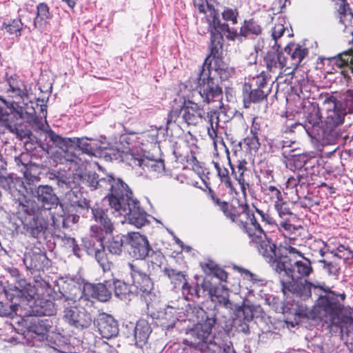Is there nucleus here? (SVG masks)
<instances>
[{
	"label": "nucleus",
	"mask_w": 353,
	"mask_h": 353,
	"mask_svg": "<svg viewBox=\"0 0 353 353\" xmlns=\"http://www.w3.org/2000/svg\"><path fill=\"white\" fill-rule=\"evenodd\" d=\"M163 258L164 256L161 251L153 250L152 248L150 251L149 256L146 257L151 263L157 265L161 264Z\"/></svg>",
	"instance_id": "nucleus-56"
},
{
	"label": "nucleus",
	"mask_w": 353,
	"mask_h": 353,
	"mask_svg": "<svg viewBox=\"0 0 353 353\" xmlns=\"http://www.w3.org/2000/svg\"><path fill=\"white\" fill-rule=\"evenodd\" d=\"M178 321L176 310L168 307L161 317V326L168 330L173 328Z\"/></svg>",
	"instance_id": "nucleus-38"
},
{
	"label": "nucleus",
	"mask_w": 353,
	"mask_h": 353,
	"mask_svg": "<svg viewBox=\"0 0 353 353\" xmlns=\"http://www.w3.org/2000/svg\"><path fill=\"white\" fill-rule=\"evenodd\" d=\"M68 196L72 206L79 207L82 209H88L90 207L89 201L82 198L81 192L72 191L68 194Z\"/></svg>",
	"instance_id": "nucleus-43"
},
{
	"label": "nucleus",
	"mask_w": 353,
	"mask_h": 353,
	"mask_svg": "<svg viewBox=\"0 0 353 353\" xmlns=\"http://www.w3.org/2000/svg\"><path fill=\"white\" fill-rule=\"evenodd\" d=\"M6 105L4 101L0 99V123H2L10 132L15 134L20 139H23L29 134L27 132L19 130L15 121L23 117V107L14 103L11 105V112H2V107Z\"/></svg>",
	"instance_id": "nucleus-21"
},
{
	"label": "nucleus",
	"mask_w": 353,
	"mask_h": 353,
	"mask_svg": "<svg viewBox=\"0 0 353 353\" xmlns=\"http://www.w3.org/2000/svg\"><path fill=\"white\" fill-rule=\"evenodd\" d=\"M285 52L288 54L286 58L287 69L280 72L276 77V80L281 78L283 75H292L295 70L301 65L303 60L308 56L309 50L303 45L295 43H290L284 48Z\"/></svg>",
	"instance_id": "nucleus-17"
},
{
	"label": "nucleus",
	"mask_w": 353,
	"mask_h": 353,
	"mask_svg": "<svg viewBox=\"0 0 353 353\" xmlns=\"http://www.w3.org/2000/svg\"><path fill=\"white\" fill-rule=\"evenodd\" d=\"M279 49L276 48V51H268L263 58V63L269 73H279L287 69L286 58Z\"/></svg>",
	"instance_id": "nucleus-27"
},
{
	"label": "nucleus",
	"mask_w": 353,
	"mask_h": 353,
	"mask_svg": "<svg viewBox=\"0 0 353 353\" xmlns=\"http://www.w3.org/2000/svg\"><path fill=\"white\" fill-rule=\"evenodd\" d=\"M214 165L217 171V174L221 181L224 183L227 187H230L232 185V183L229 176L228 170L224 167L222 168L218 162H214Z\"/></svg>",
	"instance_id": "nucleus-51"
},
{
	"label": "nucleus",
	"mask_w": 353,
	"mask_h": 353,
	"mask_svg": "<svg viewBox=\"0 0 353 353\" xmlns=\"http://www.w3.org/2000/svg\"><path fill=\"white\" fill-rule=\"evenodd\" d=\"M130 237V243L134 257L137 259H146L152 248L147 238L138 232L132 233Z\"/></svg>",
	"instance_id": "nucleus-29"
},
{
	"label": "nucleus",
	"mask_w": 353,
	"mask_h": 353,
	"mask_svg": "<svg viewBox=\"0 0 353 353\" xmlns=\"http://www.w3.org/2000/svg\"><path fill=\"white\" fill-rule=\"evenodd\" d=\"M52 18L50 7L46 3L41 2L37 6V16L33 22L34 28H37L38 23L43 20H48Z\"/></svg>",
	"instance_id": "nucleus-39"
},
{
	"label": "nucleus",
	"mask_w": 353,
	"mask_h": 353,
	"mask_svg": "<svg viewBox=\"0 0 353 353\" xmlns=\"http://www.w3.org/2000/svg\"><path fill=\"white\" fill-rule=\"evenodd\" d=\"M65 243L72 248V252L74 255L79 256L80 248L77 243L76 240L74 238L68 237L66 239Z\"/></svg>",
	"instance_id": "nucleus-62"
},
{
	"label": "nucleus",
	"mask_w": 353,
	"mask_h": 353,
	"mask_svg": "<svg viewBox=\"0 0 353 353\" xmlns=\"http://www.w3.org/2000/svg\"><path fill=\"white\" fill-rule=\"evenodd\" d=\"M181 114V108H172L168 114L167 123L169 124L172 122H176V119L179 117Z\"/></svg>",
	"instance_id": "nucleus-60"
},
{
	"label": "nucleus",
	"mask_w": 353,
	"mask_h": 353,
	"mask_svg": "<svg viewBox=\"0 0 353 353\" xmlns=\"http://www.w3.org/2000/svg\"><path fill=\"white\" fill-rule=\"evenodd\" d=\"M34 196L42 204V208L35 201L23 197L22 201H19L18 213L23 230L32 237L37 239L48 229L46 210L57 205L59 199L49 185H39Z\"/></svg>",
	"instance_id": "nucleus-1"
},
{
	"label": "nucleus",
	"mask_w": 353,
	"mask_h": 353,
	"mask_svg": "<svg viewBox=\"0 0 353 353\" xmlns=\"http://www.w3.org/2000/svg\"><path fill=\"white\" fill-rule=\"evenodd\" d=\"M111 281L112 290H114L115 296L121 299H125L130 292L128 285L119 280L112 279Z\"/></svg>",
	"instance_id": "nucleus-44"
},
{
	"label": "nucleus",
	"mask_w": 353,
	"mask_h": 353,
	"mask_svg": "<svg viewBox=\"0 0 353 353\" xmlns=\"http://www.w3.org/2000/svg\"><path fill=\"white\" fill-rule=\"evenodd\" d=\"M62 150L63 159L66 162H74L76 163L78 162L79 157L75 152L76 148L71 143L64 147V149Z\"/></svg>",
	"instance_id": "nucleus-50"
},
{
	"label": "nucleus",
	"mask_w": 353,
	"mask_h": 353,
	"mask_svg": "<svg viewBox=\"0 0 353 353\" xmlns=\"http://www.w3.org/2000/svg\"><path fill=\"white\" fill-rule=\"evenodd\" d=\"M108 210L100 207H94L92 208L93 218L97 223L93 226L100 228L101 232L105 234H111L114 229V224L109 218Z\"/></svg>",
	"instance_id": "nucleus-32"
},
{
	"label": "nucleus",
	"mask_w": 353,
	"mask_h": 353,
	"mask_svg": "<svg viewBox=\"0 0 353 353\" xmlns=\"http://www.w3.org/2000/svg\"><path fill=\"white\" fill-rule=\"evenodd\" d=\"M202 288L207 290L213 302L223 305L225 309L234 310V305L230 301L229 289L224 285H212L210 283H203Z\"/></svg>",
	"instance_id": "nucleus-23"
},
{
	"label": "nucleus",
	"mask_w": 353,
	"mask_h": 353,
	"mask_svg": "<svg viewBox=\"0 0 353 353\" xmlns=\"http://www.w3.org/2000/svg\"><path fill=\"white\" fill-rule=\"evenodd\" d=\"M46 133L48 134V137L50 139V141H52L55 146L59 148L61 150H63L64 147L73 142L71 139L63 138L55 133V132L51 129L47 130Z\"/></svg>",
	"instance_id": "nucleus-45"
},
{
	"label": "nucleus",
	"mask_w": 353,
	"mask_h": 353,
	"mask_svg": "<svg viewBox=\"0 0 353 353\" xmlns=\"http://www.w3.org/2000/svg\"><path fill=\"white\" fill-rule=\"evenodd\" d=\"M319 262L323 263V268L330 274L337 275L339 274V268L336 264L328 262L326 260H320Z\"/></svg>",
	"instance_id": "nucleus-57"
},
{
	"label": "nucleus",
	"mask_w": 353,
	"mask_h": 353,
	"mask_svg": "<svg viewBox=\"0 0 353 353\" xmlns=\"http://www.w3.org/2000/svg\"><path fill=\"white\" fill-rule=\"evenodd\" d=\"M13 181L11 177L0 176V186L5 190H10Z\"/></svg>",
	"instance_id": "nucleus-64"
},
{
	"label": "nucleus",
	"mask_w": 353,
	"mask_h": 353,
	"mask_svg": "<svg viewBox=\"0 0 353 353\" xmlns=\"http://www.w3.org/2000/svg\"><path fill=\"white\" fill-rule=\"evenodd\" d=\"M41 286V292H39V290L37 288V294L34 297H37V299L35 301V306H34V312L37 313V315L39 316H52L56 313V307L54 303L48 299H45L43 298H40V295L44 296V291L49 294V290H50V286L48 283L46 281L42 282H37ZM34 298L33 299H34Z\"/></svg>",
	"instance_id": "nucleus-24"
},
{
	"label": "nucleus",
	"mask_w": 353,
	"mask_h": 353,
	"mask_svg": "<svg viewBox=\"0 0 353 353\" xmlns=\"http://www.w3.org/2000/svg\"><path fill=\"white\" fill-rule=\"evenodd\" d=\"M285 29L282 24H276L272 30V37L274 41V46L278 48H281V45L278 43V39L281 38L284 32Z\"/></svg>",
	"instance_id": "nucleus-55"
},
{
	"label": "nucleus",
	"mask_w": 353,
	"mask_h": 353,
	"mask_svg": "<svg viewBox=\"0 0 353 353\" xmlns=\"http://www.w3.org/2000/svg\"><path fill=\"white\" fill-rule=\"evenodd\" d=\"M274 208L281 218L292 214L289 203L284 201L283 198L274 203Z\"/></svg>",
	"instance_id": "nucleus-49"
},
{
	"label": "nucleus",
	"mask_w": 353,
	"mask_h": 353,
	"mask_svg": "<svg viewBox=\"0 0 353 353\" xmlns=\"http://www.w3.org/2000/svg\"><path fill=\"white\" fill-rule=\"evenodd\" d=\"M3 27L11 34L19 33L20 35L21 30L22 29V23L20 19H15L10 21L8 23H3Z\"/></svg>",
	"instance_id": "nucleus-52"
},
{
	"label": "nucleus",
	"mask_w": 353,
	"mask_h": 353,
	"mask_svg": "<svg viewBox=\"0 0 353 353\" xmlns=\"http://www.w3.org/2000/svg\"><path fill=\"white\" fill-rule=\"evenodd\" d=\"M216 324L215 316H206L204 321L198 322L190 330L188 334L190 339L183 341L184 345L199 350L203 349V345L209 343L213 327Z\"/></svg>",
	"instance_id": "nucleus-14"
},
{
	"label": "nucleus",
	"mask_w": 353,
	"mask_h": 353,
	"mask_svg": "<svg viewBox=\"0 0 353 353\" xmlns=\"http://www.w3.org/2000/svg\"><path fill=\"white\" fill-rule=\"evenodd\" d=\"M332 300V303L326 302V305L323 306L327 311V313H325L327 316L323 321L327 324L328 327H336L342 330L343 324L348 322L353 326V308L345 306V299L339 297L336 302L334 301V298Z\"/></svg>",
	"instance_id": "nucleus-12"
},
{
	"label": "nucleus",
	"mask_w": 353,
	"mask_h": 353,
	"mask_svg": "<svg viewBox=\"0 0 353 353\" xmlns=\"http://www.w3.org/2000/svg\"><path fill=\"white\" fill-rule=\"evenodd\" d=\"M5 80L8 85L6 93L8 97L12 99V101H8L0 96V99L4 101L6 105L2 107V112H11V105L14 103L18 106H21V103L29 97L27 85L25 81L16 73H6Z\"/></svg>",
	"instance_id": "nucleus-13"
},
{
	"label": "nucleus",
	"mask_w": 353,
	"mask_h": 353,
	"mask_svg": "<svg viewBox=\"0 0 353 353\" xmlns=\"http://www.w3.org/2000/svg\"><path fill=\"white\" fill-rule=\"evenodd\" d=\"M201 267L203 272L208 276H213L217 278L220 281L226 282L228 278V273L214 261L208 260L206 262L201 263Z\"/></svg>",
	"instance_id": "nucleus-35"
},
{
	"label": "nucleus",
	"mask_w": 353,
	"mask_h": 353,
	"mask_svg": "<svg viewBox=\"0 0 353 353\" xmlns=\"http://www.w3.org/2000/svg\"><path fill=\"white\" fill-rule=\"evenodd\" d=\"M208 196L214 204L219 208L226 219L239 226L248 237L253 230L256 232V229L259 230L254 213L247 203H241L238 206H235L222 201L212 189H209Z\"/></svg>",
	"instance_id": "nucleus-5"
},
{
	"label": "nucleus",
	"mask_w": 353,
	"mask_h": 353,
	"mask_svg": "<svg viewBox=\"0 0 353 353\" xmlns=\"http://www.w3.org/2000/svg\"><path fill=\"white\" fill-rule=\"evenodd\" d=\"M214 17L216 19V26L219 28V32L221 34L225 33V37L228 41H234L239 37L247 38L250 34L259 36L262 32V28L253 18L244 20L238 32L236 28H230L228 23L218 21L216 15Z\"/></svg>",
	"instance_id": "nucleus-15"
},
{
	"label": "nucleus",
	"mask_w": 353,
	"mask_h": 353,
	"mask_svg": "<svg viewBox=\"0 0 353 353\" xmlns=\"http://www.w3.org/2000/svg\"><path fill=\"white\" fill-rule=\"evenodd\" d=\"M330 107L327 109L324 120L323 121V132H330L344 121L346 114L341 103L336 99H330L328 103Z\"/></svg>",
	"instance_id": "nucleus-22"
},
{
	"label": "nucleus",
	"mask_w": 353,
	"mask_h": 353,
	"mask_svg": "<svg viewBox=\"0 0 353 353\" xmlns=\"http://www.w3.org/2000/svg\"><path fill=\"white\" fill-rule=\"evenodd\" d=\"M112 289L111 280L104 281L97 284L88 283L84 286V290L88 296L101 302L108 301L111 299Z\"/></svg>",
	"instance_id": "nucleus-26"
},
{
	"label": "nucleus",
	"mask_w": 353,
	"mask_h": 353,
	"mask_svg": "<svg viewBox=\"0 0 353 353\" xmlns=\"http://www.w3.org/2000/svg\"><path fill=\"white\" fill-rule=\"evenodd\" d=\"M194 6L198 9L199 13L205 14V21L208 23V31L210 34L209 48H211V54L217 56L221 46H223L224 38L223 34L219 32V28L216 27V19L221 21L219 12L212 4L208 0H192Z\"/></svg>",
	"instance_id": "nucleus-9"
},
{
	"label": "nucleus",
	"mask_w": 353,
	"mask_h": 353,
	"mask_svg": "<svg viewBox=\"0 0 353 353\" xmlns=\"http://www.w3.org/2000/svg\"><path fill=\"white\" fill-rule=\"evenodd\" d=\"M77 145L83 152L88 154H94L97 150L95 141L89 139H79Z\"/></svg>",
	"instance_id": "nucleus-48"
},
{
	"label": "nucleus",
	"mask_w": 353,
	"mask_h": 353,
	"mask_svg": "<svg viewBox=\"0 0 353 353\" xmlns=\"http://www.w3.org/2000/svg\"><path fill=\"white\" fill-rule=\"evenodd\" d=\"M344 105L349 112H353V90L346 92L344 98Z\"/></svg>",
	"instance_id": "nucleus-59"
},
{
	"label": "nucleus",
	"mask_w": 353,
	"mask_h": 353,
	"mask_svg": "<svg viewBox=\"0 0 353 353\" xmlns=\"http://www.w3.org/2000/svg\"><path fill=\"white\" fill-rule=\"evenodd\" d=\"M151 333V327L149 323L145 320L137 321L134 329V336L137 346L142 347L148 341Z\"/></svg>",
	"instance_id": "nucleus-34"
},
{
	"label": "nucleus",
	"mask_w": 353,
	"mask_h": 353,
	"mask_svg": "<svg viewBox=\"0 0 353 353\" xmlns=\"http://www.w3.org/2000/svg\"><path fill=\"white\" fill-rule=\"evenodd\" d=\"M72 299H65L67 305H64L63 319L70 325L79 328L88 327L92 322V319L90 313H89L84 307L81 305H69Z\"/></svg>",
	"instance_id": "nucleus-19"
},
{
	"label": "nucleus",
	"mask_w": 353,
	"mask_h": 353,
	"mask_svg": "<svg viewBox=\"0 0 353 353\" xmlns=\"http://www.w3.org/2000/svg\"><path fill=\"white\" fill-rule=\"evenodd\" d=\"M259 230L256 232L252 231L249 235L250 243L254 245L259 253L263 256V250H265V246L268 250L270 247L274 245V252L276 256H283V254L301 255L300 248L305 247L306 239L305 236V230L303 227L294 225L290 221L285 220L280 222L278 226V230L283 236L284 241L277 245L272 239L268 238L266 232L262 226L258 222Z\"/></svg>",
	"instance_id": "nucleus-2"
},
{
	"label": "nucleus",
	"mask_w": 353,
	"mask_h": 353,
	"mask_svg": "<svg viewBox=\"0 0 353 353\" xmlns=\"http://www.w3.org/2000/svg\"><path fill=\"white\" fill-rule=\"evenodd\" d=\"M261 189L263 194L269 196L270 199L274 203L283 198L281 192L274 185L262 183Z\"/></svg>",
	"instance_id": "nucleus-42"
},
{
	"label": "nucleus",
	"mask_w": 353,
	"mask_h": 353,
	"mask_svg": "<svg viewBox=\"0 0 353 353\" xmlns=\"http://www.w3.org/2000/svg\"><path fill=\"white\" fill-rule=\"evenodd\" d=\"M302 279H297L292 281L281 280V290L284 294L288 292H290L295 294L301 298L308 299L312 296V290H319L325 292V294H320L316 300V304L314 306V312L316 316L322 321H324L326 317L327 311L325 310L323 306L326 305L327 302L332 303V299L334 298V301H336L339 297L341 299H346V294L336 293L334 290H332L330 287L325 285L324 283L321 285L320 283L314 284L310 281L305 279L304 281Z\"/></svg>",
	"instance_id": "nucleus-3"
},
{
	"label": "nucleus",
	"mask_w": 353,
	"mask_h": 353,
	"mask_svg": "<svg viewBox=\"0 0 353 353\" xmlns=\"http://www.w3.org/2000/svg\"><path fill=\"white\" fill-rule=\"evenodd\" d=\"M97 327L101 336L108 339L117 336L119 333L117 321L112 316L105 313L97 319Z\"/></svg>",
	"instance_id": "nucleus-28"
},
{
	"label": "nucleus",
	"mask_w": 353,
	"mask_h": 353,
	"mask_svg": "<svg viewBox=\"0 0 353 353\" xmlns=\"http://www.w3.org/2000/svg\"><path fill=\"white\" fill-rule=\"evenodd\" d=\"M296 181L299 183V188L303 187L307 188L312 184V176L307 172V170H303L302 172H297Z\"/></svg>",
	"instance_id": "nucleus-54"
},
{
	"label": "nucleus",
	"mask_w": 353,
	"mask_h": 353,
	"mask_svg": "<svg viewBox=\"0 0 353 353\" xmlns=\"http://www.w3.org/2000/svg\"><path fill=\"white\" fill-rule=\"evenodd\" d=\"M227 159L231 168L232 174L239 182L241 192L245 194L246 188L250 187V175L251 170L248 168V161L245 159L238 160L236 167L231 163L229 151L227 150Z\"/></svg>",
	"instance_id": "nucleus-25"
},
{
	"label": "nucleus",
	"mask_w": 353,
	"mask_h": 353,
	"mask_svg": "<svg viewBox=\"0 0 353 353\" xmlns=\"http://www.w3.org/2000/svg\"><path fill=\"white\" fill-rule=\"evenodd\" d=\"M23 261L27 269L33 272L43 271L48 263L46 254L41 251L26 254Z\"/></svg>",
	"instance_id": "nucleus-30"
},
{
	"label": "nucleus",
	"mask_w": 353,
	"mask_h": 353,
	"mask_svg": "<svg viewBox=\"0 0 353 353\" xmlns=\"http://www.w3.org/2000/svg\"><path fill=\"white\" fill-rule=\"evenodd\" d=\"M48 319L37 320L31 323L30 330L37 335H45L50 327Z\"/></svg>",
	"instance_id": "nucleus-46"
},
{
	"label": "nucleus",
	"mask_w": 353,
	"mask_h": 353,
	"mask_svg": "<svg viewBox=\"0 0 353 353\" xmlns=\"http://www.w3.org/2000/svg\"><path fill=\"white\" fill-rule=\"evenodd\" d=\"M265 247L263 250V257L270 264L276 272L281 274L283 272V277L281 280L292 281L303 279L309 277L314 272L312 261L305 256L301 252L299 259H292L290 254L276 256L274 252V245ZM268 246H270L268 245Z\"/></svg>",
	"instance_id": "nucleus-4"
},
{
	"label": "nucleus",
	"mask_w": 353,
	"mask_h": 353,
	"mask_svg": "<svg viewBox=\"0 0 353 353\" xmlns=\"http://www.w3.org/2000/svg\"><path fill=\"white\" fill-rule=\"evenodd\" d=\"M90 185L94 189L99 190L101 192H108L107 197L111 208H120L119 203L123 201L127 194H131L128 185L120 179H114L112 176L98 179L93 177Z\"/></svg>",
	"instance_id": "nucleus-10"
},
{
	"label": "nucleus",
	"mask_w": 353,
	"mask_h": 353,
	"mask_svg": "<svg viewBox=\"0 0 353 353\" xmlns=\"http://www.w3.org/2000/svg\"><path fill=\"white\" fill-rule=\"evenodd\" d=\"M239 17V8H230L229 6H223L221 17L223 22L228 23L230 22L232 25L238 23Z\"/></svg>",
	"instance_id": "nucleus-41"
},
{
	"label": "nucleus",
	"mask_w": 353,
	"mask_h": 353,
	"mask_svg": "<svg viewBox=\"0 0 353 353\" xmlns=\"http://www.w3.org/2000/svg\"><path fill=\"white\" fill-rule=\"evenodd\" d=\"M319 201H316L307 196H304L303 200L301 201V205L304 208H311L314 205H319Z\"/></svg>",
	"instance_id": "nucleus-63"
},
{
	"label": "nucleus",
	"mask_w": 353,
	"mask_h": 353,
	"mask_svg": "<svg viewBox=\"0 0 353 353\" xmlns=\"http://www.w3.org/2000/svg\"><path fill=\"white\" fill-rule=\"evenodd\" d=\"M230 350V345H225L222 347L218 344L216 341L210 340L209 343L203 345V349L201 350L208 353H228Z\"/></svg>",
	"instance_id": "nucleus-47"
},
{
	"label": "nucleus",
	"mask_w": 353,
	"mask_h": 353,
	"mask_svg": "<svg viewBox=\"0 0 353 353\" xmlns=\"http://www.w3.org/2000/svg\"><path fill=\"white\" fill-rule=\"evenodd\" d=\"M244 143L247 146V149L250 152H256L260 146L259 140L258 136L251 134L244 139Z\"/></svg>",
	"instance_id": "nucleus-53"
},
{
	"label": "nucleus",
	"mask_w": 353,
	"mask_h": 353,
	"mask_svg": "<svg viewBox=\"0 0 353 353\" xmlns=\"http://www.w3.org/2000/svg\"><path fill=\"white\" fill-rule=\"evenodd\" d=\"M223 47V46H221L217 56L211 54V48H209L210 53L205 59L201 68L199 70L196 74V88L203 101L208 104L215 101L216 98L221 97L223 94L222 88L219 85L218 81L212 76V61L210 60L211 57L216 60V62L221 59Z\"/></svg>",
	"instance_id": "nucleus-6"
},
{
	"label": "nucleus",
	"mask_w": 353,
	"mask_h": 353,
	"mask_svg": "<svg viewBox=\"0 0 353 353\" xmlns=\"http://www.w3.org/2000/svg\"><path fill=\"white\" fill-rule=\"evenodd\" d=\"M270 77L267 72L262 71L248 78L242 88L243 103L245 108H249L252 104H259L267 101L272 92V85L268 83Z\"/></svg>",
	"instance_id": "nucleus-8"
},
{
	"label": "nucleus",
	"mask_w": 353,
	"mask_h": 353,
	"mask_svg": "<svg viewBox=\"0 0 353 353\" xmlns=\"http://www.w3.org/2000/svg\"><path fill=\"white\" fill-rule=\"evenodd\" d=\"M8 272L15 279L13 296L20 302H30L37 294V287L28 282L16 268L8 269Z\"/></svg>",
	"instance_id": "nucleus-20"
},
{
	"label": "nucleus",
	"mask_w": 353,
	"mask_h": 353,
	"mask_svg": "<svg viewBox=\"0 0 353 353\" xmlns=\"http://www.w3.org/2000/svg\"><path fill=\"white\" fill-rule=\"evenodd\" d=\"M165 274L168 276L175 288H181L183 295L188 299V296L192 293L191 292V286L187 281V274L183 272L172 268H165Z\"/></svg>",
	"instance_id": "nucleus-31"
},
{
	"label": "nucleus",
	"mask_w": 353,
	"mask_h": 353,
	"mask_svg": "<svg viewBox=\"0 0 353 353\" xmlns=\"http://www.w3.org/2000/svg\"><path fill=\"white\" fill-rule=\"evenodd\" d=\"M254 207L255 208V212L261 216L263 222L268 225H274L276 223L274 219L270 214L257 208L256 206Z\"/></svg>",
	"instance_id": "nucleus-58"
},
{
	"label": "nucleus",
	"mask_w": 353,
	"mask_h": 353,
	"mask_svg": "<svg viewBox=\"0 0 353 353\" xmlns=\"http://www.w3.org/2000/svg\"><path fill=\"white\" fill-rule=\"evenodd\" d=\"M314 157H311L307 154H300L292 157L290 160V165L297 170L298 172H302L312 168L314 165Z\"/></svg>",
	"instance_id": "nucleus-36"
},
{
	"label": "nucleus",
	"mask_w": 353,
	"mask_h": 353,
	"mask_svg": "<svg viewBox=\"0 0 353 353\" xmlns=\"http://www.w3.org/2000/svg\"><path fill=\"white\" fill-rule=\"evenodd\" d=\"M296 179V175L295 176H290L288 178L286 185L288 188H296V194L300 197L301 195L299 194V183H298V181Z\"/></svg>",
	"instance_id": "nucleus-61"
},
{
	"label": "nucleus",
	"mask_w": 353,
	"mask_h": 353,
	"mask_svg": "<svg viewBox=\"0 0 353 353\" xmlns=\"http://www.w3.org/2000/svg\"><path fill=\"white\" fill-rule=\"evenodd\" d=\"M303 127L307 134L315 137L323 132V120L320 108L316 103L305 101L303 105Z\"/></svg>",
	"instance_id": "nucleus-18"
},
{
	"label": "nucleus",
	"mask_w": 353,
	"mask_h": 353,
	"mask_svg": "<svg viewBox=\"0 0 353 353\" xmlns=\"http://www.w3.org/2000/svg\"><path fill=\"white\" fill-rule=\"evenodd\" d=\"M90 231L92 235L83 239V245L87 254L92 256L99 249V245L103 244L105 236L97 226H91Z\"/></svg>",
	"instance_id": "nucleus-33"
},
{
	"label": "nucleus",
	"mask_w": 353,
	"mask_h": 353,
	"mask_svg": "<svg viewBox=\"0 0 353 353\" xmlns=\"http://www.w3.org/2000/svg\"><path fill=\"white\" fill-rule=\"evenodd\" d=\"M181 112L183 121L188 125L196 126L201 123L203 120L208 122V134L209 137L215 141L217 137V130L219 123V112L216 110H211L207 112L202 106L192 101H184L183 105L181 107Z\"/></svg>",
	"instance_id": "nucleus-7"
},
{
	"label": "nucleus",
	"mask_w": 353,
	"mask_h": 353,
	"mask_svg": "<svg viewBox=\"0 0 353 353\" xmlns=\"http://www.w3.org/2000/svg\"><path fill=\"white\" fill-rule=\"evenodd\" d=\"M119 208L116 207L114 210L121 215L128 216L131 224L141 228L148 222L147 214L139 206V202L132 198V192L127 194L123 201L119 203Z\"/></svg>",
	"instance_id": "nucleus-16"
},
{
	"label": "nucleus",
	"mask_w": 353,
	"mask_h": 353,
	"mask_svg": "<svg viewBox=\"0 0 353 353\" xmlns=\"http://www.w3.org/2000/svg\"><path fill=\"white\" fill-rule=\"evenodd\" d=\"M99 248L92 256L94 257L104 272L110 270L114 266L113 261L105 252L103 244L99 245Z\"/></svg>",
	"instance_id": "nucleus-37"
},
{
	"label": "nucleus",
	"mask_w": 353,
	"mask_h": 353,
	"mask_svg": "<svg viewBox=\"0 0 353 353\" xmlns=\"http://www.w3.org/2000/svg\"><path fill=\"white\" fill-rule=\"evenodd\" d=\"M132 285L137 295L143 298L148 303L152 301L153 283L149 275L145 272V264L141 261H132L128 263Z\"/></svg>",
	"instance_id": "nucleus-11"
},
{
	"label": "nucleus",
	"mask_w": 353,
	"mask_h": 353,
	"mask_svg": "<svg viewBox=\"0 0 353 353\" xmlns=\"http://www.w3.org/2000/svg\"><path fill=\"white\" fill-rule=\"evenodd\" d=\"M123 236L117 234L112 236L107 242V248L108 251L114 255H120L123 250Z\"/></svg>",
	"instance_id": "nucleus-40"
}]
</instances>
